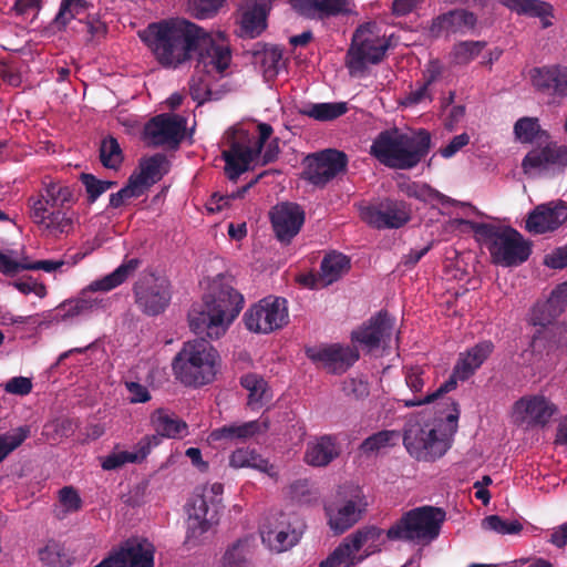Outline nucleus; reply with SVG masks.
Wrapping results in <instances>:
<instances>
[{
	"label": "nucleus",
	"instance_id": "obj_1",
	"mask_svg": "<svg viewBox=\"0 0 567 567\" xmlns=\"http://www.w3.org/2000/svg\"><path fill=\"white\" fill-rule=\"evenodd\" d=\"M429 422L413 421L406 425L403 443L408 452L420 461H434L443 456L451 446L457 431L460 405L449 399Z\"/></svg>",
	"mask_w": 567,
	"mask_h": 567
},
{
	"label": "nucleus",
	"instance_id": "obj_2",
	"mask_svg": "<svg viewBox=\"0 0 567 567\" xmlns=\"http://www.w3.org/2000/svg\"><path fill=\"white\" fill-rule=\"evenodd\" d=\"M202 28L183 19L172 18L151 23L143 32L142 40L165 68H177L192 59Z\"/></svg>",
	"mask_w": 567,
	"mask_h": 567
},
{
	"label": "nucleus",
	"instance_id": "obj_3",
	"mask_svg": "<svg viewBox=\"0 0 567 567\" xmlns=\"http://www.w3.org/2000/svg\"><path fill=\"white\" fill-rule=\"evenodd\" d=\"M243 296L229 286H214L204 297L203 305L188 313L190 329L196 334L206 333L210 339H219L239 315Z\"/></svg>",
	"mask_w": 567,
	"mask_h": 567
},
{
	"label": "nucleus",
	"instance_id": "obj_4",
	"mask_svg": "<svg viewBox=\"0 0 567 567\" xmlns=\"http://www.w3.org/2000/svg\"><path fill=\"white\" fill-rule=\"evenodd\" d=\"M272 132L269 124L259 123L257 136L251 138L244 131L227 134L229 148L223 151V158L229 179L236 181L240 174L249 169L251 164H268L278 157L280 153L278 138L269 141L262 152L264 144L270 138Z\"/></svg>",
	"mask_w": 567,
	"mask_h": 567
},
{
	"label": "nucleus",
	"instance_id": "obj_5",
	"mask_svg": "<svg viewBox=\"0 0 567 567\" xmlns=\"http://www.w3.org/2000/svg\"><path fill=\"white\" fill-rule=\"evenodd\" d=\"M431 136L425 130L406 134L399 128L380 132L370 154L383 165L396 169H411L430 152Z\"/></svg>",
	"mask_w": 567,
	"mask_h": 567
},
{
	"label": "nucleus",
	"instance_id": "obj_6",
	"mask_svg": "<svg viewBox=\"0 0 567 567\" xmlns=\"http://www.w3.org/2000/svg\"><path fill=\"white\" fill-rule=\"evenodd\" d=\"M454 223L470 226L480 236L495 265L516 267L525 262L530 255V244L512 227H498L466 219H455Z\"/></svg>",
	"mask_w": 567,
	"mask_h": 567
},
{
	"label": "nucleus",
	"instance_id": "obj_7",
	"mask_svg": "<svg viewBox=\"0 0 567 567\" xmlns=\"http://www.w3.org/2000/svg\"><path fill=\"white\" fill-rule=\"evenodd\" d=\"M220 365L218 351L205 339L183 344L172 368L177 380L185 385L202 386L213 382Z\"/></svg>",
	"mask_w": 567,
	"mask_h": 567
},
{
	"label": "nucleus",
	"instance_id": "obj_8",
	"mask_svg": "<svg viewBox=\"0 0 567 567\" xmlns=\"http://www.w3.org/2000/svg\"><path fill=\"white\" fill-rule=\"evenodd\" d=\"M140 266L141 260L137 258L126 260L113 272L91 282L78 297L62 302L58 308L62 320L73 319L76 317L87 316L100 310H105L110 305L109 298H100L94 296V293L97 291L106 292L118 287L132 277Z\"/></svg>",
	"mask_w": 567,
	"mask_h": 567
},
{
	"label": "nucleus",
	"instance_id": "obj_9",
	"mask_svg": "<svg viewBox=\"0 0 567 567\" xmlns=\"http://www.w3.org/2000/svg\"><path fill=\"white\" fill-rule=\"evenodd\" d=\"M445 520L440 507L421 506L404 513L386 532L390 540H404L419 546L434 542Z\"/></svg>",
	"mask_w": 567,
	"mask_h": 567
},
{
	"label": "nucleus",
	"instance_id": "obj_10",
	"mask_svg": "<svg viewBox=\"0 0 567 567\" xmlns=\"http://www.w3.org/2000/svg\"><path fill=\"white\" fill-rule=\"evenodd\" d=\"M389 49V41L375 23H367L357 29L347 53L350 73L362 72L368 64L379 63Z\"/></svg>",
	"mask_w": 567,
	"mask_h": 567
},
{
	"label": "nucleus",
	"instance_id": "obj_11",
	"mask_svg": "<svg viewBox=\"0 0 567 567\" xmlns=\"http://www.w3.org/2000/svg\"><path fill=\"white\" fill-rule=\"evenodd\" d=\"M365 507V497L359 486H341L324 506L328 525L334 533L342 534L361 519Z\"/></svg>",
	"mask_w": 567,
	"mask_h": 567
},
{
	"label": "nucleus",
	"instance_id": "obj_12",
	"mask_svg": "<svg viewBox=\"0 0 567 567\" xmlns=\"http://www.w3.org/2000/svg\"><path fill=\"white\" fill-rule=\"evenodd\" d=\"M494 350V344L491 341H483L471 348L465 353H461L453 369V374L447 381L440 385L432 394L414 401H406V408L419 406L431 403L442 396L443 394L454 390L457 381H465L472 377L475 371L484 363Z\"/></svg>",
	"mask_w": 567,
	"mask_h": 567
},
{
	"label": "nucleus",
	"instance_id": "obj_13",
	"mask_svg": "<svg viewBox=\"0 0 567 567\" xmlns=\"http://www.w3.org/2000/svg\"><path fill=\"white\" fill-rule=\"evenodd\" d=\"M167 158L163 154H155L141 161L138 171L128 178L125 187L110 197L112 207H120L131 198L143 195L152 185L157 183L167 172Z\"/></svg>",
	"mask_w": 567,
	"mask_h": 567
},
{
	"label": "nucleus",
	"instance_id": "obj_14",
	"mask_svg": "<svg viewBox=\"0 0 567 567\" xmlns=\"http://www.w3.org/2000/svg\"><path fill=\"white\" fill-rule=\"evenodd\" d=\"M135 303L147 316L163 312L172 298L171 282L154 272H143L133 287Z\"/></svg>",
	"mask_w": 567,
	"mask_h": 567
},
{
	"label": "nucleus",
	"instance_id": "obj_15",
	"mask_svg": "<svg viewBox=\"0 0 567 567\" xmlns=\"http://www.w3.org/2000/svg\"><path fill=\"white\" fill-rule=\"evenodd\" d=\"M246 328L255 333H271L288 322L287 301L268 296L251 306L244 316Z\"/></svg>",
	"mask_w": 567,
	"mask_h": 567
},
{
	"label": "nucleus",
	"instance_id": "obj_16",
	"mask_svg": "<svg viewBox=\"0 0 567 567\" xmlns=\"http://www.w3.org/2000/svg\"><path fill=\"white\" fill-rule=\"evenodd\" d=\"M194 53L198 55V68L202 66L208 75H223L231 62V52L224 34H213L203 28Z\"/></svg>",
	"mask_w": 567,
	"mask_h": 567
},
{
	"label": "nucleus",
	"instance_id": "obj_17",
	"mask_svg": "<svg viewBox=\"0 0 567 567\" xmlns=\"http://www.w3.org/2000/svg\"><path fill=\"white\" fill-rule=\"evenodd\" d=\"M186 120L177 114L163 113L151 118L144 128V138L152 146L175 148L183 141Z\"/></svg>",
	"mask_w": 567,
	"mask_h": 567
},
{
	"label": "nucleus",
	"instance_id": "obj_18",
	"mask_svg": "<svg viewBox=\"0 0 567 567\" xmlns=\"http://www.w3.org/2000/svg\"><path fill=\"white\" fill-rule=\"evenodd\" d=\"M567 165V147L550 142H540L527 153L522 162L523 172L538 176L549 171L560 169Z\"/></svg>",
	"mask_w": 567,
	"mask_h": 567
},
{
	"label": "nucleus",
	"instance_id": "obj_19",
	"mask_svg": "<svg viewBox=\"0 0 567 567\" xmlns=\"http://www.w3.org/2000/svg\"><path fill=\"white\" fill-rule=\"evenodd\" d=\"M348 158L337 150H326L308 156L305 178L316 186H324L339 174L347 171Z\"/></svg>",
	"mask_w": 567,
	"mask_h": 567
},
{
	"label": "nucleus",
	"instance_id": "obj_20",
	"mask_svg": "<svg viewBox=\"0 0 567 567\" xmlns=\"http://www.w3.org/2000/svg\"><path fill=\"white\" fill-rule=\"evenodd\" d=\"M393 330V319L386 312L381 311L360 328L353 330L351 340L360 344L368 352H372L380 347L385 348L390 343Z\"/></svg>",
	"mask_w": 567,
	"mask_h": 567
},
{
	"label": "nucleus",
	"instance_id": "obj_21",
	"mask_svg": "<svg viewBox=\"0 0 567 567\" xmlns=\"http://www.w3.org/2000/svg\"><path fill=\"white\" fill-rule=\"evenodd\" d=\"M309 358L317 362L329 373H344L359 360V351L355 347L339 343L308 351Z\"/></svg>",
	"mask_w": 567,
	"mask_h": 567
},
{
	"label": "nucleus",
	"instance_id": "obj_22",
	"mask_svg": "<svg viewBox=\"0 0 567 567\" xmlns=\"http://www.w3.org/2000/svg\"><path fill=\"white\" fill-rule=\"evenodd\" d=\"M30 217L48 235L58 237L68 234L73 227V217L68 208L49 209L43 199H30Z\"/></svg>",
	"mask_w": 567,
	"mask_h": 567
},
{
	"label": "nucleus",
	"instance_id": "obj_23",
	"mask_svg": "<svg viewBox=\"0 0 567 567\" xmlns=\"http://www.w3.org/2000/svg\"><path fill=\"white\" fill-rule=\"evenodd\" d=\"M361 219L374 228H399L410 220V212L403 202L389 200L379 207L368 206L360 212Z\"/></svg>",
	"mask_w": 567,
	"mask_h": 567
},
{
	"label": "nucleus",
	"instance_id": "obj_24",
	"mask_svg": "<svg viewBox=\"0 0 567 567\" xmlns=\"http://www.w3.org/2000/svg\"><path fill=\"white\" fill-rule=\"evenodd\" d=\"M271 0H243L236 14L238 35L254 39L260 35L267 27L268 4Z\"/></svg>",
	"mask_w": 567,
	"mask_h": 567
},
{
	"label": "nucleus",
	"instance_id": "obj_25",
	"mask_svg": "<svg viewBox=\"0 0 567 567\" xmlns=\"http://www.w3.org/2000/svg\"><path fill=\"white\" fill-rule=\"evenodd\" d=\"M270 220L276 237L281 243H289L299 233L305 214L297 204L281 203L271 209Z\"/></svg>",
	"mask_w": 567,
	"mask_h": 567
},
{
	"label": "nucleus",
	"instance_id": "obj_26",
	"mask_svg": "<svg viewBox=\"0 0 567 567\" xmlns=\"http://www.w3.org/2000/svg\"><path fill=\"white\" fill-rule=\"evenodd\" d=\"M567 220V206L561 202L538 205L526 219V229L545 234L559 228Z\"/></svg>",
	"mask_w": 567,
	"mask_h": 567
},
{
	"label": "nucleus",
	"instance_id": "obj_27",
	"mask_svg": "<svg viewBox=\"0 0 567 567\" xmlns=\"http://www.w3.org/2000/svg\"><path fill=\"white\" fill-rule=\"evenodd\" d=\"M218 520V508L206 496H195L188 509L187 539H197Z\"/></svg>",
	"mask_w": 567,
	"mask_h": 567
},
{
	"label": "nucleus",
	"instance_id": "obj_28",
	"mask_svg": "<svg viewBox=\"0 0 567 567\" xmlns=\"http://www.w3.org/2000/svg\"><path fill=\"white\" fill-rule=\"evenodd\" d=\"M154 546L146 539H127L112 555L115 567H154Z\"/></svg>",
	"mask_w": 567,
	"mask_h": 567
},
{
	"label": "nucleus",
	"instance_id": "obj_29",
	"mask_svg": "<svg viewBox=\"0 0 567 567\" xmlns=\"http://www.w3.org/2000/svg\"><path fill=\"white\" fill-rule=\"evenodd\" d=\"M269 429V421L267 417H260L255 421H249L240 424H228L214 430L209 436V443L225 442H245L258 434L265 433Z\"/></svg>",
	"mask_w": 567,
	"mask_h": 567
},
{
	"label": "nucleus",
	"instance_id": "obj_30",
	"mask_svg": "<svg viewBox=\"0 0 567 567\" xmlns=\"http://www.w3.org/2000/svg\"><path fill=\"white\" fill-rule=\"evenodd\" d=\"M341 454V446L333 435L316 436L307 443L303 454L306 464L326 467Z\"/></svg>",
	"mask_w": 567,
	"mask_h": 567
},
{
	"label": "nucleus",
	"instance_id": "obj_31",
	"mask_svg": "<svg viewBox=\"0 0 567 567\" xmlns=\"http://www.w3.org/2000/svg\"><path fill=\"white\" fill-rule=\"evenodd\" d=\"M533 85L555 96H567V66L551 65L530 71Z\"/></svg>",
	"mask_w": 567,
	"mask_h": 567
},
{
	"label": "nucleus",
	"instance_id": "obj_32",
	"mask_svg": "<svg viewBox=\"0 0 567 567\" xmlns=\"http://www.w3.org/2000/svg\"><path fill=\"white\" fill-rule=\"evenodd\" d=\"M358 553V560H363L382 549L386 535L377 526H364L348 536Z\"/></svg>",
	"mask_w": 567,
	"mask_h": 567
},
{
	"label": "nucleus",
	"instance_id": "obj_33",
	"mask_svg": "<svg viewBox=\"0 0 567 567\" xmlns=\"http://www.w3.org/2000/svg\"><path fill=\"white\" fill-rule=\"evenodd\" d=\"M150 421L153 430L163 437L183 439L188 434L186 422L166 409L153 411Z\"/></svg>",
	"mask_w": 567,
	"mask_h": 567
},
{
	"label": "nucleus",
	"instance_id": "obj_34",
	"mask_svg": "<svg viewBox=\"0 0 567 567\" xmlns=\"http://www.w3.org/2000/svg\"><path fill=\"white\" fill-rule=\"evenodd\" d=\"M155 436H144L134 446L133 451H114L102 461V467L106 471H112L122 467L127 463L142 462L151 452L152 442Z\"/></svg>",
	"mask_w": 567,
	"mask_h": 567
},
{
	"label": "nucleus",
	"instance_id": "obj_35",
	"mask_svg": "<svg viewBox=\"0 0 567 567\" xmlns=\"http://www.w3.org/2000/svg\"><path fill=\"white\" fill-rule=\"evenodd\" d=\"M518 411L534 423L545 425L556 414L557 406L543 395L523 398L516 403Z\"/></svg>",
	"mask_w": 567,
	"mask_h": 567
},
{
	"label": "nucleus",
	"instance_id": "obj_36",
	"mask_svg": "<svg viewBox=\"0 0 567 567\" xmlns=\"http://www.w3.org/2000/svg\"><path fill=\"white\" fill-rule=\"evenodd\" d=\"M503 6L517 14L539 18L544 28L551 25L550 17L553 8L540 0H498Z\"/></svg>",
	"mask_w": 567,
	"mask_h": 567
},
{
	"label": "nucleus",
	"instance_id": "obj_37",
	"mask_svg": "<svg viewBox=\"0 0 567 567\" xmlns=\"http://www.w3.org/2000/svg\"><path fill=\"white\" fill-rule=\"evenodd\" d=\"M295 8L305 17H331L343 12L347 0H293Z\"/></svg>",
	"mask_w": 567,
	"mask_h": 567
},
{
	"label": "nucleus",
	"instance_id": "obj_38",
	"mask_svg": "<svg viewBox=\"0 0 567 567\" xmlns=\"http://www.w3.org/2000/svg\"><path fill=\"white\" fill-rule=\"evenodd\" d=\"M229 464L235 468L251 467L268 474L270 477H277L278 474L272 464L262 458L256 451L249 449L234 451L229 457Z\"/></svg>",
	"mask_w": 567,
	"mask_h": 567
},
{
	"label": "nucleus",
	"instance_id": "obj_39",
	"mask_svg": "<svg viewBox=\"0 0 567 567\" xmlns=\"http://www.w3.org/2000/svg\"><path fill=\"white\" fill-rule=\"evenodd\" d=\"M350 269V260L341 252L327 255L320 266L321 281L329 286L339 280Z\"/></svg>",
	"mask_w": 567,
	"mask_h": 567
},
{
	"label": "nucleus",
	"instance_id": "obj_40",
	"mask_svg": "<svg viewBox=\"0 0 567 567\" xmlns=\"http://www.w3.org/2000/svg\"><path fill=\"white\" fill-rule=\"evenodd\" d=\"M35 199H43L49 209L68 208L73 202V190L69 186L50 182L44 184L43 193Z\"/></svg>",
	"mask_w": 567,
	"mask_h": 567
},
{
	"label": "nucleus",
	"instance_id": "obj_41",
	"mask_svg": "<svg viewBox=\"0 0 567 567\" xmlns=\"http://www.w3.org/2000/svg\"><path fill=\"white\" fill-rule=\"evenodd\" d=\"M402 189L410 197H415V198L424 200V202L437 200L442 204L460 205V206L468 207L474 213L480 214V212L474 206H472L470 203H461L455 199H452L425 184L410 183V184H406L405 187Z\"/></svg>",
	"mask_w": 567,
	"mask_h": 567
},
{
	"label": "nucleus",
	"instance_id": "obj_42",
	"mask_svg": "<svg viewBox=\"0 0 567 567\" xmlns=\"http://www.w3.org/2000/svg\"><path fill=\"white\" fill-rule=\"evenodd\" d=\"M38 557L48 567H68L72 563L69 550L60 543L50 540L39 548Z\"/></svg>",
	"mask_w": 567,
	"mask_h": 567
},
{
	"label": "nucleus",
	"instance_id": "obj_43",
	"mask_svg": "<svg viewBox=\"0 0 567 567\" xmlns=\"http://www.w3.org/2000/svg\"><path fill=\"white\" fill-rule=\"evenodd\" d=\"M358 553L347 536L343 542L320 563V567H351L357 564Z\"/></svg>",
	"mask_w": 567,
	"mask_h": 567
},
{
	"label": "nucleus",
	"instance_id": "obj_44",
	"mask_svg": "<svg viewBox=\"0 0 567 567\" xmlns=\"http://www.w3.org/2000/svg\"><path fill=\"white\" fill-rule=\"evenodd\" d=\"M486 43L484 41H462L453 45L450 53L451 64L464 66L475 60Z\"/></svg>",
	"mask_w": 567,
	"mask_h": 567
},
{
	"label": "nucleus",
	"instance_id": "obj_45",
	"mask_svg": "<svg viewBox=\"0 0 567 567\" xmlns=\"http://www.w3.org/2000/svg\"><path fill=\"white\" fill-rule=\"evenodd\" d=\"M404 377H405V383L408 388L411 390L414 394H420L419 396H415L414 399H404L403 403L406 401H414L419 400L421 398H424L430 394V392L423 394L422 390L426 385V383L430 380L429 377V368L425 365H410L404 368ZM433 392H431L432 394ZM406 406V404H404Z\"/></svg>",
	"mask_w": 567,
	"mask_h": 567
},
{
	"label": "nucleus",
	"instance_id": "obj_46",
	"mask_svg": "<svg viewBox=\"0 0 567 567\" xmlns=\"http://www.w3.org/2000/svg\"><path fill=\"white\" fill-rule=\"evenodd\" d=\"M514 132L523 143H540L549 138L548 134L540 130L538 120L533 117L519 118L514 126Z\"/></svg>",
	"mask_w": 567,
	"mask_h": 567
},
{
	"label": "nucleus",
	"instance_id": "obj_47",
	"mask_svg": "<svg viewBox=\"0 0 567 567\" xmlns=\"http://www.w3.org/2000/svg\"><path fill=\"white\" fill-rule=\"evenodd\" d=\"M250 556V539H239L225 553L223 567H249Z\"/></svg>",
	"mask_w": 567,
	"mask_h": 567
},
{
	"label": "nucleus",
	"instance_id": "obj_48",
	"mask_svg": "<svg viewBox=\"0 0 567 567\" xmlns=\"http://www.w3.org/2000/svg\"><path fill=\"white\" fill-rule=\"evenodd\" d=\"M401 439V434L394 430H383L367 437L360 446L364 454L378 452L384 447L394 446Z\"/></svg>",
	"mask_w": 567,
	"mask_h": 567
},
{
	"label": "nucleus",
	"instance_id": "obj_49",
	"mask_svg": "<svg viewBox=\"0 0 567 567\" xmlns=\"http://www.w3.org/2000/svg\"><path fill=\"white\" fill-rule=\"evenodd\" d=\"M347 104L339 103H318L306 106L301 113L318 121H331L347 112Z\"/></svg>",
	"mask_w": 567,
	"mask_h": 567
},
{
	"label": "nucleus",
	"instance_id": "obj_50",
	"mask_svg": "<svg viewBox=\"0 0 567 567\" xmlns=\"http://www.w3.org/2000/svg\"><path fill=\"white\" fill-rule=\"evenodd\" d=\"M241 385L249 392L248 405L251 409L259 408L267 393L266 381L257 374H246L240 380Z\"/></svg>",
	"mask_w": 567,
	"mask_h": 567
},
{
	"label": "nucleus",
	"instance_id": "obj_51",
	"mask_svg": "<svg viewBox=\"0 0 567 567\" xmlns=\"http://www.w3.org/2000/svg\"><path fill=\"white\" fill-rule=\"evenodd\" d=\"M30 435L29 426H19L7 433L0 434V463L16 449H18Z\"/></svg>",
	"mask_w": 567,
	"mask_h": 567
},
{
	"label": "nucleus",
	"instance_id": "obj_52",
	"mask_svg": "<svg viewBox=\"0 0 567 567\" xmlns=\"http://www.w3.org/2000/svg\"><path fill=\"white\" fill-rule=\"evenodd\" d=\"M100 158L102 164L112 169H116L123 162L122 150L114 137H107L102 141L100 148Z\"/></svg>",
	"mask_w": 567,
	"mask_h": 567
},
{
	"label": "nucleus",
	"instance_id": "obj_53",
	"mask_svg": "<svg viewBox=\"0 0 567 567\" xmlns=\"http://www.w3.org/2000/svg\"><path fill=\"white\" fill-rule=\"evenodd\" d=\"M261 538L272 550L278 553L287 550L297 542L296 535L286 530H261Z\"/></svg>",
	"mask_w": 567,
	"mask_h": 567
},
{
	"label": "nucleus",
	"instance_id": "obj_54",
	"mask_svg": "<svg viewBox=\"0 0 567 567\" xmlns=\"http://www.w3.org/2000/svg\"><path fill=\"white\" fill-rule=\"evenodd\" d=\"M445 18L447 32H457L464 28H473L476 18L472 12L465 10H452L442 14Z\"/></svg>",
	"mask_w": 567,
	"mask_h": 567
},
{
	"label": "nucleus",
	"instance_id": "obj_55",
	"mask_svg": "<svg viewBox=\"0 0 567 567\" xmlns=\"http://www.w3.org/2000/svg\"><path fill=\"white\" fill-rule=\"evenodd\" d=\"M482 526L485 529H489L502 535L519 534L523 529V525L518 520H504L498 515H489L485 517L482 522Z\"/></svg>",
	"mask_w": 567,
	"mask_h": 567
},
{
	"label": "nucleus",
	"instance_id": "obj_56",
	"mask_svg": "<svg viewBox=\"0 0 567 567\" xmlns=\"http://www.w3.org/2000/svg\"><path fill=\"white\" fill-rule=\"evenodd\" d=\"M85 8L84 0H63L55 17V23L65 27L72 19L84 12Z\"/></svg>",
	"mask_w": 567,
	"mask_h": 567
},
{
	"label": "nucleus",
	"instance_id": "obj_57",
	"mask_svg": "<svg viewBox=\"0 0 567 567\" xmlns=\"http://www.w3.org/2000/svg\"><path fill=\"white\" fill-rule=\"evenodd\" d=\"M225 0H189L188 10L197 19L214 17L224 6Z\"/></svg>",
	"mask_w": 567,
	"mask_h": 567
},
{
	"label": "nucleus",
	"instance_id": "obj_58",
	"mask_svg": "<svg viewBox=\"0 0 567 567\" xmlns=\"http://www.w3.org/2000/svg\"><path fill=\"white\" fill-rule=\"evenodd\" d=\"M81 182L85 186L86 193L89 195V199L91 202L96 200V198L102 195L104 192L110 189L115 185L114 182L109 181H100L95 178L92 174H82Z\"/></svg>",
	"mask_w": 567,
	"mask_h": 567
},
{
	"label": "nucleus",
	"instance_id": "obj_59",
	"mask_svg": "<svg viewBox=\"0 0 567 567\" xmlns=\"http://www.w3.org/2000/svg\"><path fill=\"white\" fill-rule=\"evenodd\" d=\"M207 75H194L189 82V92L192 97L202 104L210 94V85Z\"/></svg>",
	"mask_w": 567,
	"mask_h": 567
},
{
	"label": "nucleus",
	"instance_id": "obj_60",
	"mask_svg": "<svg viewBox=\"0 0 567 567\" xmlns=\"http://www.w3.org/2000/svg\"><path fill=\"white\" fill-rule=\"evenodd\" d=\"M32 381L27 377H14L3 384V389L9 394L27 395L32 391Z\"/></svg>",
	"mask_w": 567,
	"mask_h": 567
},
{
	"label": "nucleus",
	"instance_id": "obj_61",
	"mask_svg": "<svg viewBox=\"0 0 567 567\" xmlns=\"http://www.w3.org/2000/svg\"><path fill=\"white\" fill-rule=\"evenodd\" d=\"M60 503L68 512H76L82 506L78 492L72 486H65L59 492Z\"/></svg>",
	"mask_w": 567,
	"mask_h": 567
},
{
	"label": "nucleus",
	"instance_id": "obj_62",
	"mask_svg": "<svg viewBox=\"0 0 567 567\" xmlns=\"http://www.w3.org/2000/svg\"><path fill=\"white\" fill-rule=\"evenodd\" d=\"M27 261H17L0 251V272L13 276L21 270H27Z\"/></svg>",
	"mask_w": 567,
	"mask_h": 567
},
{
	"label": "nucleus",
	"instance_id": "obj_63",
	"mask_svg": "<svg viewBox=\"0 0 567 567\" xmlns=\"http://www.w3.org/2000/svg\"><path fill=\"white\" fill-rule=\"evenodd\" d=\"M545 265L553 269L567 267V246L560 247L545 256Z\"/></svg>",
	"mask_w": 567,
	"mask_h": 567
},
{
	"label": "nucleus",
	"instance_id": "obj_64",
	"mask_svg": "<svg viewBox=\"0 0 567 567\" xmlns=\"http://www.w3.org/2000/svg\"><path fill=\"white\" fill-rule=\"evenodd\" d=\"M343 390L348 395L362 399L369 394V385L363 380L350 379L344 382Z\"/></svg>",
	"mask_w": 567,
	"mask_h": 567
}]
</instances>
